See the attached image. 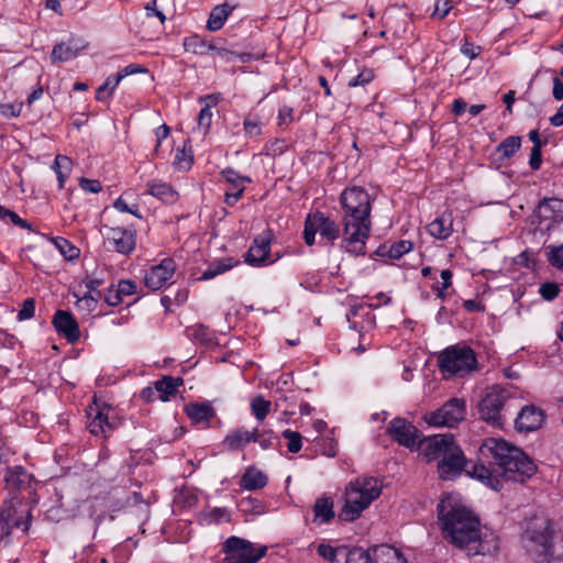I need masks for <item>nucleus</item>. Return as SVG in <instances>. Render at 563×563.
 <instances>
[{"label":"nucleus","mask_w":563,"mask_h":563,"mask_svg":"<svg viewBox=\"0 0 563 563\" xmlns=\"http://www.w3.org/2000/svg\"><path fill=\"white\" fill-rule=\"evenodd\" d=\"M234 8V5H230L228 3L216 5L209 14L207 29L211 32H216L222 29Z\"/></svg>","instance_id":"obj_30"},{"label":"nucleus","mask_w":563,"mask_h":563,"mask_svg":"<svg viewBox=\"0 0 563 563\" xmlns=\"http://www.w3.org/2000/svg\"><path fill=\"white\" fill-rule=\"evenodd\" d=\"M282 435L288 441L287 449L290 453H298L302 448V437L299 432L286 429Z\"/></svg>","instance_id":"obj_42"},{"label":"nucleus","mask_w":563,"mask_h":563,"mask_svg":"<svg viewBox=\"0 0 563 563\" xmlns=\"http://www.w3.org/2000/svg\"><path fill=\"white\" fill-rule=\"evenodd\" d=\"M176 271L175 261L170 257L164 258L159 264L154 265L144 277V284L151 290H158L165 287Z\"/></svg>","instance_id":"obj_18"},{"label":"nucleus","mask_w":563,"mask_h":563,"mask_svg":"<svg viewBox=\"0 0 563 563\" xmlns=\"http://www.w3.org/2000/svg\"><path fill=\"white\" fill-rule=\"evenodd\" d=\"M251 410L253 416L263 421L271 410V401L266 400L263 396L258 395L254 397L251 401Z\"/></svg>","instance_id":"obj_39"},{"label":"nucleus","mask_w":563,"mask_h":563,"mask_svg":"<svg viewBox=\"0 0 563 563\" xmlns=\"http://www.w3.org/2000/svg\"><path fill=\"white\" fill-rule=\"evenodd\" d=\"M266 545L255 547L251 541L232 536L222 544V563H257L267 553Z\"/></svg>","instance_id":"obj_6"},{"label":"nucleus","mask_w":563,"mask_h":563,"mask_svg":"<svg viewBox=\"0 0 563 563\" xmlns=\"http://www.w3.org/2000/svg\"><path fill=\"white\" fill-rule=\"evenodd\" d=\"M53 243L66 260L73 261L79 257L80 250L73 245L67 239L57 236L53 239Z\"/></svg>","instance_id":"obj_38"},{"label":"nucleus","mask_w":563,"mask_h":563,"mask_svg":"<svg viewBox=\"0 0 563 563\" xmlns=\"http://www.w3.org/2000/svg\"><path fill=\"white\" fill-rule=\"evenodd\" d=\"M542 148L532 147L529 158V166L532 170H538L542 164Z\"/></svg>","instance_id":"obj_61"},{"label":"nucleus","mask_w":563,"mask_h":563,"mask_svg":"<svg viewBox=\"0 0 563 563\" xmlns=\"http://www.w3.org/2000/svg\"><path fill=\"white\" fill-rule=\"evenodd\" d=\"M87 291L91 292V290H96L97 288H99L100 286H102L104 284V278L102 276H98L96 274L91 275V276H87L84 280H82Z\"/></svg>","instance_id":"obj_60"},{"label":"nucleus","mask_w":563,"mask_h":563,"mask_svg":"<svg viewBox=\"0 0 563 563\" xmlns=\"http://www.w3.org/2000/svg\"><path fill=\"white\" fill-rule=\"evenodd\" d=\"M79 185L86 192L98 194L102 190L101 183L98 179L80 178Z\"/></svg>","instance_id":"obj_56"},{"label":"nucleus","mask_w":563,"mask_h":563,"mask_svg":"<svg viewBox=\"0 0 563 563\" xmlns=\"http://www.w3.org/2000/svg\"><path fill=\"white\" fill-rule=\"evenodd\" d=\"M552 95L555 100H563V81L559 77L553 78Z\"/></svg>","instance_id":"obj_64"},{"label":"nucleus","mask_w":563,"mask_h":563,"mask_svg":"<svg viewBox=\"0 0 563 563\" xmlns=\"http://www.w3.org/2000/svg\"><path fill=\"white\" fill-rule=\"evenodd\" d=\"M148 195H152L164 202H175L177 200V191L167 183L153 180L147 184Z\"/></svg>","instance_id":"obj_33"},{"label":"nucleus","mask_w":563,"mask_h":563,"mask_svg":"<svg viewBox=\"0 0 563 563\" xmlns=\"http://www.w3.org/2000/svg\"><path fill=\"white\" fill-rule=\"evenodd\" d=\"M521 147V137L517 135L507 136L495 148L499 153V159H510Z\"/></svg>","instance_id":"obj_35"},{"label":"nucleus","mask_w":563,"mask_h":563,"mask_svg":"<svg viewBox=\"0 0 563 563\" xmlns=\"http://www.w3.org/2000/svg\"><path fill=\"white\" fill-rule=\"evenodd\" d=\"M545 254L551 266L563 269V243L561 245L547 246Z\"/></svg>","instance_id":"obj_40"},{"label":"nucleus","mask_w":563,"mask_h":563,"mask_svg":"<svg viewBox=\"0 0 563 563\" xmlns=\"http://www.w3.org/2000/svg\"><path fill=\"white\" fill-rule=\"evenodd\" d=\"M276 434L272 429H262L261 439L257 442L263 450H269L274 446Z\"/></svg>","instance_id":"obj_53"},{"label":"nucleus","mask_w":563,"mask_h":563,"mask_svg":"<svg viewBox=\"0 0 563 563\" xmlns=\"http://www.w3.org/2000/svg\"><path fill=\"white\" fill-rule=\"evenodd\" d=\"M412 249L410 241L400 240L389 245V258L398 260Z\"/></svg>","instance_id":"obj_43"},{"label":"nucleus","mask_w":563,"mask_h":563,"mask_svg":"<svg viewBox=\"0 0 563 563\" xmlns=\"http://www.w3.org/2000/svg\"><path fill=\"white\" fill-rule=\"evenodd\" d=\"M438 366L444 378L465 377L478 368L474 350L465 343L445 347L437 357Z\"/></svg>","instance_id":"obj_5"},{"label":"nucleus","mask_w":563,"mask_h":563,"mask_svg":"<svg viewBox=\"0 0 563 563\" xmlns=\"http://www.w3.org/2000/svg\"><path fill=\"white\" fill-rule=\"evenodd\" d=\"M184 48L189 53L206 55L211 52L212 42H207L201 36L194 34L184 40Z\"/></svg>","instance_id":"obj_36"},{"label":"nucleus","mask_w":563,"mask_h":563,"mask_svg":"<svg viewBox=\"0 0 563 563\" xmlns=\"http://www.w3.org/2000/svg\"><path fill=\"white\" fill-rule=\"evenodd\" d=\"M455 444L454 435L448 434H434L429 438L419 441V445L422 448L423 456L428 462L441 460L444 457L449 449Z\"/></svg>","instance_id":"obj_17"},{"label":"nucleus","mask_w":563,"mask_h":563,"mask_svg":"<svg viewBox=\"0 0 563 563\" xmlns=\"http://www.w3.org/2000/svg\"><path fill=\"white\" fill-rule=\"evenodd\" d=\"M539 292L544 300L551 301L560 294V286L554 282H547L540 285Z\"/></svg>","instance_id":"obj_46"},{"label":"nucleus","mask_w":563,"mask_h":563,"mask_svg":"<svg viewBox=\"0 0 563 563\" xmlns=\"http://www.w3.org/2000/svg\"><path fill=\"white\" fill-rule=\"evenodd\" d=\"M467 461L456 443L449 449L443 459L438 462V474L443 481H451L460 476L465 470Z\"/></svg>","instance_id":"obj_15"},{"label":"nucleus","mask_w":563,"mask_h":563,"mask_svg":"<svg viewBox=\"0 0 563 563\" xmlns=\"http://www.w3.org/2000/svg\"><path fill=\"white\" fill-rule=\"evenodd\" d=\"M192 165V156L187 154L185 147L177 148L176 155L174 158V166L181 170H187Z\"/></svg>","instance_id":"obj_45"},{"label":"nucleus","mask_w":563,"mask_h":563,"mask_svg":"<svg viewBox=\"0 0 563 563\" xmlns=\"http://www.w3.org/2000/svg\"><path fill=\"white\" fill-rule=\"evenodd\" d=\"M185 412L194 423L206 422L209 424L216 416V411L209 401L188 404L185 407Z\"/></svg>","instance_id":"obj_26"},{"label":"nucleus","mask_w":563,"mask_h":563,"mask_svg":"<svg viewBox=\"0 0 563 563\" xmlns=\"http://www.w3.org/2000/svg\"><path fill=\"white\" fill-rule=\"evenodd\" d=\"M267 476L254 467L245 471L240 479V486L246 490L261 489L267 485Z\"/></svg>","instance_id":"obj_32"},{"label":"nucleus","mask_w":563,"mask_h":563,"mask_svg":"<svg viewBox=\"0 0 563 563\" xmlns=\"http://www.w3.org/2000/svg\"><path fill=\"white\" fill-rule=\"evenodd\" d=\"M525 540L530 541L534 547L540 548L539 555L544 560L552 558L553 552V530L550 522L544 518H534L522 534Z\"/></svg>","instance_id":"obj_9"},{"label":"nucleus","mask_w":563,"mask_h":563,"mask_svg":"<svg viewBox=\"0 0 563 563\" xmlns=\"http://www.w3.org/2000/svg\"><path fill=\"white\" fill-rule=\"evenodd\" d=\"M52 323L56 332L64 336L69 343H75L79 340V325L71 312L58 309L54 313Z\"/></svg>","instance_id":"obj_20"},{"label":"nucleus","mask_w":563,"mask_h":563,"mask_svg":"<svg viewBox=\"0 0 563 563\" xmlns=\"http://www.w3.org/2000/svg\"><path fill=\"white\" fill-rule=\"evenodd\" d=\"M240 264L239 261L232 257H225L218 261H214L209 264L206 271L201 274L198 280H209L217 277L220 274L225 273L227 271L233 268L235 265Z\"/></svg>","instance_id":"obj_34"},{"label":"nucleus","mask_w":563,"mask_h":563,"mask_svg":"<svg viewBox=\"0 0 563 563\" xmlns=\"http://www.w3.org/2000/svg\"><path fill=\"white\" fill-rule=\"evenodd\" d=\"M340 203L346 250L356 256L365 255V241L371 231L372 198L365 188L352 186L341 192Z\"/></svg>","instance_id":"obj_3"},{"label":"nucleus","mask_w":563,"mask_h":563,"mask_svg":"<svg viewBox=\"0 0 563 563\" xmlns=\"http://www.w3.org/2000/svg\"><path fill=\"white\" fill-rule=\"evenodd\" d=\"M563 221V199L543 198L532 213V223L541 231L550 230L555 223Z\"/></svg>","instance_id":"obj_11"},{"label":"nucleus","mask_w":563,"mask_h":563,"mask_svg":"<svg viewBox=\"0 0 563 563\" xmlns=\"http://www.w3.org/2000/svg\"><path fill=\"white\" fill-rule=\"evenodd\" d=\"M481 46L474 45L473 43L468 42H465L461 47L462 54L467 56L470 59L476 58L481 54Z\"/></svg>","instance_id":"obj_62"},{"label":"nucleus","mask_w":563,"mask_h":563,"mask_svg":"<svg viewBox=\"0 0 563 563\" xmlns=\"http://www.w3.org/2000/svg\"><path fill=\"white\" fill-rule=\"evenodd\" d=\"M106 303L110 307H117L122 302V298L118 291V289L114 287V285H111L108 288L107 294L103 297Z\"/></svg>","instance_id":"obj_57"},{"label":"nucleus","mask_w":563,"mask_h":563,"mask_svg":"<svg viewBox=\"0 0 563 563\" xmlns=\"http://www.w3.org/2000/svg\"><path fill=\"white\" fill-rule=\"evenodd\" d=\"M16 510L12 507H5L0 509V528L1 538L9 537L13 528H20L24 526L23 530L27 531L31 521V514L27 512L25 521L15 518Z\"/></svg>","instance_id":"obj_24"},{"label":"nucleus","mask_w":563,"mask_h":563,"mask_svg":"<svg viewBox=\"0 0 563 563\" xmlns=\"http://www.w3.org/2000/svg\"><path fill=\"white\" fill-rule=\"evenodd\" d=\"M313 521H318L320 525L329 523L335 516L333 509V499L331 497H320L313 505Z\"/></svg>","instance_id":"obj_31"},{"label":"nucleus","mask_w":563,"mask_h":563,"mask_svg":"<svg viewBox=\"0 0 563 563\" xmlns=\"http://www.w3.org/2000/svg\"><path fill=\"white\" fill-rule=\"evenodd\" d=\"M71 166H73L71 159L65 155H57L53 163L54 170H63V172L70 173Z\"/></svg>","instance_id":"obj_58"},{"label":"nucleus","mask_w":563,"mask_h":563,"mask_svg":"<svg viewBox=\"0 0 563 563\" xmlns=\"http://www.w3.org/2000/svg\"><path fill=\"white\" fill-rule=\"evenodd\" d=\"M543 411L533 406H525L515 420V428L518 432H531L539 429L544 421Z\"/></svg>","instance_id":"obj_21"},{"label":"nucleus","mask_w":563,"mask_h":563,"mask_svg":"<svg viewBox=\"0 0 563 563\" xmlns=\"http://www.w3.org/2000/svg\"><path fill=\"white\" fill-rule=\"evenodd\" d=\"M271 252V241L265 236H256L245 253L244 262L251 266L260 267L272 263L268 261Z\"/></svg>","instance_id":"obj_22"},{"label":"nucleus","mask_w":563,"mask_h":563,"mask_svg":"<svg viewBox=\"0 0 563 563\" xmlns=\"http://www.w3.org/2000/svg\"><path fill=\"white\" fill-rule=\"evenodd\" d=\"M106 240L112 245L113 251L129 255L136 245V231L133 228H111L104 225Z\"/></svg>","instance_id":"obj_16"},{"label":"nucleus","mask_w":563,"mask_h":563,"mask_svg":"<svg viewBox=\"0 0 563 563\" xmlns=\"http://www.w3.org/2000/svg\"><path fill=\"white\" fill-rule=\"evenodd\" d=\"M207 516L214 523L228 522L231 518L230 511L225 507H214L208 511Z\"/></svg>","instance_id":"obj_50"},{"label":"nucleus","mask_w":563,"mask_h":563,"mask_svg":"<svg viewBox=\"0 0 563 563\" xmlns=\"http://www.w3.org/2000/svg\"><path fill=\"white\" fill-rule=\"evenodd\" d=\"M221 176L230 185L229 190L224 195V203L234 206L243 196L245 186L244 184L252 183V178L246 175H241L232 167H227L221 170Z\"/></svg>","instance_id":"obj_19"},{"label":"nucleus","mask_w":563,"mask_h":563,"mask_svg":"<svg viewBox=\"0 0 563 563\" xmlns=\"http://www.w3.org/2000/svg\"><path fill=\"white\" fill-rule=\"evenodd\" d=\"M211 52H214L217 54V56H219L221 59H223L227 63L232 62L234 59H239L242 63H246V62L255 58V56L251 53H235L229 48L219 46L217 42H212ZM258 57H256V59Z\"/></svg>","instance_id":"obj_37"},{"label":"nucleus","mask_w":563,"mask_h":563,"mask_svg":"<svg viewBox=\"0 0 563 563\" xmlns=\"http://www.w3.org/2000/svg\"><path fill=\"white\" fill-rule=\"evenodd\" d=\"M76 306L81 311L91 312L96 310L98 306L97 297L92 296L91 292L86 291L81 297H78Z\"/></svg>","instance_id":"obj_44"},{"label":"nucleus","mask_w":563,"mask_h":563,"mask_svg":"<svg viewBox=\"0 0 563 563\" xmlns=\"http://www.w3.org/2000/svg\"><path fill=\"white\" fill-rule=\"evenodd\" d=\"M0 219L3 221H10L16 227L22 229L32 230L31 223L22 219L16 212L0 206Z\"/></svg>","instance_id":"obj_41"},{"label":"nucleus","mask_w":563,"mask_h":563,"mask_svg":"<svg viewBox=\"0 0 563 563\" xmlns=\"http://www.w3.org/2000/svg\"><path fill=\"white\" fill-rule=\"evenodd\" d=\"M123 299L124 296H131L136 291V284L131 279H122L115 287Z\"/></svg>","instance_id":"obj_55"},{"label":"nucleus","mask_w":563,"mask_h":563,"mask_svg":"<svg viewBox=\"0 0 563 563\" xmlns=\"http://www.w3.org/2000/svg\"><path fill=\"white\" fill-rule=\"evenodd\" d=\"M347 563H405V560L395 548L380 544L368 550L350 548Z\"/></svg>","instance_id":"obj_10"},{"label":"nucleus","mask_w":563,"mask_h":563,"mask_svg":"<svg viewBox=\"0 0 563 563\" xmlns=\"http://www.w3.org/2000/svg\"><path fill=\"white\" fill-rule=\"evenodd\" d=\"M250 443L251 434H249V430L243 427L232 430L223 440L224 448L231 452L243 451Z\"/></svg>","instance_id":"obj_29"},{"label":"nucleus","mask_w":563,"mask_h":563,"mask_svg":"<svg viewBox=\"0 0 563 563\" xmlns=\"http://www.w3.org/2000/svg\"><path fill=\"white\" fill-rule=\"evenodd\" d=\"M438 525L445 541L459 549H466L467 555H485L489 549L481 540L478 517L452 497H445L437 506Z\"/></svg>","instance_id":"obj_2"},{"label":"nucleus","mask_w":563,"mask_h":563,"mask_svg":"<svg viewBox=\"0 0 563 563\" xmlns=\"http://www.w3.org/2000/svg\"><path fill=\"white\" fill-rule=\"evenodd\" d=\"M35 313V300L33 298H27L23 301L22 308L18 312V320L24 321L34 317Z\"/></svg>","instance_id":"obj_51"},{"label":"nucleus","mask_w":563,"mask_h":563,"mask_svg":"<svg viewBox=\"0 0 563 563\" xmlns=\"http://www.w3.org/2000/svg\"><path fill=\"white\" fill-rule=\"evenodd\" d=\"M147 73V69L137 64H130L123 67L117 75H114L113 84L119 85L123 78L130 75Z\"/></svg>","instance_id":"obj_47"},{"label":"nucleus","mask_w":563,"mask_h":563,"mask_svg":"<svg viewBox=\"0 0 563 563\" xmlns=\"http://www.w3.org/2000/svg\"><path fill=\"white\" fill-rule=\"evenodd\" d=\"M317 233L322 239L333 242L340 236V227L321 211L308 213L303 228V240L308 246L314 244Z\"/></svg>","instance_id":"obj_8"},{"label":"nucleus","mask_w":563,"mask_h":563,"mask_svg":"<svg viewBox=\"0 0 563 563\" xmlns=\"http://www.w3.org/2000/svg\"><path fill=\"white\" fill-rule=\"evenodd\" d=\"M382 487L375 477L357 478L345 489L344 505L339 512L342 521H354L362 512L379 497Z\"/></svg>","instance_id":"obj_4"},{"label":"nucleus","mask_w":563,"mask_h":563,"mask_svg":"<svg viewBox=\"0 0 563 563\" xmlns=\"http://www.w3.org/2000/svg\"><path fill=\"white\" fill-rule=\"evenodd\" d=\"M184 384L181 377L163 376L154 383L155 390L158 394V398L162 401H168L172 397H175L178 393V387Z\"/></svg>","instance_id":"obj_28"},{"label":"nucleus","mask_w":563,"mask_h":563,"mask_svg":"<svg viewBox=\"0 0 563 563\" xmlns=\"http://www.w3.org/2000/svg\"><path fill=\"white\" fill-rule=\"evenodd\" d=\"M212 120V112L208 108H202L198 115V126L202 130L203 134L209 132Z\"/></svg>","instance_id":"obj_54"},{"label":"nucleus","mask_w":563,"mask_h":563,"mask_svg":"<svg viewBox=\"0 0 563 563\" xmlns=\"http://www.w3.org/2000/svg\"><path fill=\"white\" fill-rule=\"evenodd\" d=\"M451 9H452L451 0H445L442 3L437 2L431 16L442 20L449 14Z\"/></svg>","instance_id":"obj_59"},{"label":"nucleus","mask_w":563,"mask_h":563,"mask_svg":"<svg viewBox=\"0 0 563 563\" xmlns=\"http://www.w3.org/2000/svg\"><path fill=\"white\" fill-rule=\"evenodd\" d=\"M427 230L433 238L438 240L448 239L453 231V216L450 211L442 212L433 221L427 225Z\"/></svg>","instance_id":"obj_25"},{"label":"nucleus","mask_w":563,"mask_h":563,"mask_svg":"<svg viewBox=\"0 0 563 563\" xmlns=\"http://www.w3.org/2000/svg\"><path fill=\"white\" fill-rule=\"evenodd\" d=\"M86 43L74 37L65 42L57 43L54 45L51 53L52 63H64L74 59L82 49L86 48Z\"/></svg>","instance_id":"obj_23"},{"label":"nucleus","mask_w":563,"mask_h":563,"mask_svg":"<svg viewBox=\"0 0 563 563\" xmlns=\"http://www.w3.org/2000/svg\"><path fill=\"white\" fill-rule=\"evenodd\" d=\"M509 398L510 393L507 388L500 386L488 388L478 405L481 418L493 427H501L504 423L503 409Z\"/></svg>","instance_id":"obj_7"},{"label":"nucleus","mask_w":563,"mask_h":563,"mask_svg":"<svg viewBox=\"0 0 563 563\" xmlns=\"http://www.w3.org/2000/svg\"><path fill=\"white\" fill-rule=\"evenodd\" d=\"M221 100V93H210L199 97L198 101L205 103L203 108L211 110L212 107L217 106Z\"/></svg>","instance_id":"obj_63"},{"label":"nucleus","mask_w":563,"mask_h":563,"mask_svg":"<svg viewBox=\"0 0 563 563\" xmlns=\"http://www.w3.org/2000/svg\"><path fill=\"white\" fill-rule=\"evenodd\" d=\"M387 433L399 445L407 449L416 448L420 435L418 428L401 417H396L389 421Z\"/></svg>","instance_id":"obj_14"},{"label":"nucleus","mask_w":563,"mask_h":563,"mask_svg":"<svg viewBox=\"0 0 563 563\" xmlns=\"http://www.w3.org/2000/svg\"><path fill=\"white\" fill-rule=\"evenodd\" d=\"M340 549H341V547L334 548L330 544L321 543L318 545L317 552L321 558H323L324 560L332 563L334 561L335 556L339 554Z\"/></svg>","instance_id":"obj_52"},{"label":"nucleus","mask_w":563,"mask_h":563,"mask_svg":"<svg viewBox=\"0 0 563 563\" xmlns=\"http://www.w3.org/2000/svg\"><path fill=\"white\" fill-rule=\"evenodd\" d=\"M490 453L488 465L473 464L466 473L487 487L498 492L503 482L525 483L537 472V465L521 449L505 440L490 439L484 444L482 453Z\"/></svg>","instance_id":"obj_1"},{"label":"nucleus","mask_w":563,"mask_h":563,"mask_svg":"<svg viewBox=\"0 0 563 563\" xmlns=\"http://www.w3.org/2000/svg\"><path fill=\"white\" fill-rule=\"evenodd\" d=\"M33 479L32 474H30L23 466H14L7 470L4 475V481L9 487L22 490L30 486Z\"/></svg>","instance_id":"obj_27"},{"label":"nucleus","mask_w":563,"mask_h":563,"mask_svg":"<svg viewBox=\"0 0 563 563\" xmlns=\"http://www.w3.org/2000/svg\"><path fill=\"white\" fill-rule=\"evenodd\" d=\"M110 411H112L110 406L103 404L100 407L96 400L93 406L88 407V429L91 434L108 437L115 430L118 422L114 418L110 417Z\"/></svg>","instance_id":"obj_13"},{"label":"nucleus","mask_w":563,"mask_h":563,"mask_svg":"<svg viewBox=\"0 0 563 563\" xmlns=\"http://www.w3.org/2000/svg\"><path fill=\"white\" fill-rule=\"evenodd\" d=\"M243 125L245 133L251 137L257 136L262 133V122L256 117L245 118Z\"/></svg>","instance_id":"obj_48"},{"label":"nucleus","mask_w":563,"mask_h":563,"mask_svg":"<svg viewBox=\"0 0 563 563\" xmlns=\"http://www.w3.org/2000/svg\"><path fill=\"white\" fill-rule=\"evenodd\" d=\"M465 413V401L459 398H452L441 408L431 412L426 420L430 426L453 428L464 419Z\"/></svg>","instance_id":"obj_12"},{"label":"nucleus","mask_w":563,"mask_h":563,"mask_svg":"<svg viewBox=\"0 0 563 563\" xmlns=\"http://www.w3.org/2000/svg\"><path fill=\"white\" fill-rule=\"evenodd\" d=\"M374 79V70L364 68L357 76L349 81V87H358L369 84Z\"/></svg>","instance_id":"obj_49"}]
</instances>
